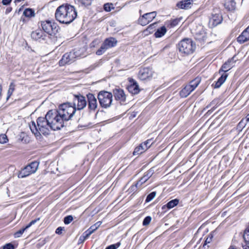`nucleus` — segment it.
Segmentation results:
<instances>
[{
	"instance_id": "nucleus-4",
	"label": "nucleus",
	"mask_w": 249,
	"mask_h": 249,
	"mask_svg": "<svg viewBox=\"0 0 249 249\" xmlns=\"http://www.w3.org/2000/svg\"><path fill=\"white\" fill-rule=\"evenodd\" d=\"M57 111L64 122L71 119L76 111V107L70 103H65L60 105Z\"/></svg>"
},
{
	"instance_id": "nucleus-27",
	"label": "nucleus",
	"mask_w": 249,
	"mask_h": 249,
	"mask_svg": "<svg viewBox=\"0 0 249 249\" xmlns=\"http://www.w3.org/2000/svg\"><path fill=\"white\" fill-rule=\"evenodd\" d=\"M32 174L31 169L28 168V165L24 167L19 173L18 177L23 178L26 177Z\"/></svg>"
},
{
	"instance_id": "nucleus-50",
	"label": "nucleus",
	"mask_w": 249,
	"mask_h": 249,
	"mask_svg": "<svg viewBox=\"0 0 249 249\" xmlns=\"http://www.w3.org/2000/svg\"><path fill=\"white\" fill-rule=\"evenodd\" d=\"M212 237H207L204 244V246L206 245L207 244L210 243L212 241Z\"/></svg>"
},
{
	"instance_id": "nucleus-54",
	"label": "nucleus",
	"mask_w": 249,
	"mask_h": 249,
	"mask_svg": "<svg viewBox=\"0 0 249 249\" xmlns=\"http://www.w3.org/2000/svg\"><path fill=\"white\" fill-rule=\"evenodd\" d=\"M243 249H249V246L247 245H243Z\"/></svg>"
},
{
	"instance_id": "nucleus-47",
	"label": "nucleus",
	"mask_w": 249,
	"mask_h": 249,
	"mask_svg": "<svg viewBox=\"0 0 249 249\" xmlns=\"http://www.w3.org/2000/svg\"><path fill=\"white\" fill-rule=\"evenodd\" d=\"M120 245V243H117L115 244L111 245L106 248V249H116L118 248Z\"/></svg>"
},
{
	"instance_id": "nucleus-9",
	"label": "nucleus",
	"mask_w": 249,
	"mask_h": 249,
	"mask_svg": "<svg viewBox=\"0 0 249 249\" xmlns=\"http://www.w3.org/2000/svg\"><path fill=\"white\" fill-rule=\"evenodd\" d=\"M76 55L74 53L70 52L65 53L59 62L60 66L70 64L75 61Z\"/></svg>"
},
{
	"instance_id": "nucleus-53",
	"label": "nucleus",
	"mask_w": 249,
	"mask_h": 249,
	"mask_svg": "<svg viewBox=\"0 0 249 249\" xmlns=\"http://www.w3.org/2000/svg\"><path fill=\"white\" fill-rule=\"evenodd\" d=\"M150 140H151V142L147 143L148 148H149L155 142V141L153 139Z\"/></svg>"
},
{
	"instance_id": "nucleus-34",
	"label": "nucleus",
	"mask_w": 249,
	"mask_h": 249,
	"mask_svg": "<svg viewBox=\"0 0 249 249\" xmlns=\"http://www.w3.org/2000/svg\"><path fill=\"white\" fill-rule=\"evenodd\" d=\"M156 23L154 22L152 24L150 25L147 28L146 31L148 32L150 34L154 33V35L156 36Z\"/></svg>"
},
{
	"instance_id": "nucleus-56",
	"label": "nucleus",
	"mask_w": 249,
	"mask_h": 249,
	"mask_svg": "<svg viewBox=\"0 0 249 249\" xmlns=\"http://www.w3.org/2000/svg\"><path fill=\"white\" fill-rule=\"evenodd\" d=\"M229 249H236L235 248L232 247V246H231Z\"/></svg>"
},
{
	"instance_id": "nucleus-7",
	"label": "nucleus",
	"mask_w": 249,
	"mask_h": 249,
	"mask_svg": "<svg viewBox=\"0 0 249 249\" xmlns=\"http://www.w3.org/2000/svg\"><path fill=\"white\" fill-rule=\"evenodd\" d=\"M112 94L111 92L102 90L98 94V99L101 106L104 108L109 107L112 102Z\"/></svg>"
},
{
	"instance_id": "nucleus-40",
	"label": "nucleus",
	"mask_w": 249,
	"mask_h": 249,
	"mask_svg": "<svg viewBox=\"0 0 249 249\" xmlns=\"http://www.w3.org/2000/svg\"><path fill=\"white\" fill-rule=\"evenodd\" d=\"M73 220V217L71 215H68L64 219V222L65 224H70Z\"/></svg>"
},
{
	"instance_id": "nucleus-10",
	"label": "nucleus",
	"mask_w": 249,
	"mask_h": 249,
	"mask_svg": "<svg viewBox=\"0 0 249 249\" xmlns=\"http://www.w3.org/2000/svg\"><path fill=\"white\" fill-rule=\"evenodd\" d=\"M129 84L127 89L128 91L132 94H137L140 91L139 86L136 80L132 78L128 79Z\"/></svg>"
},
{
	"instance_id": "nucleus-2",
	"label": "nucleus",
	"mask_w": 249,
	"mask_h": 249,
	"mask_svg": "<svg viewBox=\"0 0 249 249\" xmlns=\"http://www.w3.org/2000/svg\"><path fill=\"white\" fill-rule=\"evenodd\" d=\"M37 125L35 122H32L30 124V128L33 133L34 134L37 140L41 138V134L48 135L51 129V125L46 115L45 117H39L36 120Z\"/></svg>"
},
{
	"instance_id": "nucleus-22",
	"label": "nucleus",
	"mask_w": 249,
	"mask_h": 249,
	"mask_svg": "<svg viewBox=\"0 0 249 249\" xmlns=\"http://www.w3.org/2000/svg\"><path fill=\"white\" fill-rule=\"evenodd\" d=\"M193 89L189 85H186L180 91V95L182 98L187 97L192 91Z\"/></svg>"
},
{
	"instance_id": "nucleus-35",
	"label": "nucleus",
	"mask_w": 249,
	"mask_h": 249,
	"mask_svg": "<svg viewBox=\"0 0 249 249\" xmlns=\"http://www.w3.org/2000/svg\"><path fill=\"white\" fill-rule=\"evenodd\" d=\"M93 0H77L79 5L84 6L90 5Z\"/></svg>"
},
{
	"instance_id": "nucleus-30",
	"label": "nucleus",
	"mask_w": 249,
	"mask_h": 249,
	"mask_svg": "<svg viewBox=\"0 0 249 249\" xmlns=\"http://www.w3.org/2000/svg\"><path fill=\"white\" fill-rule=\"evenodd\" d=\"M38 163L36 161L32 162L30 164L28 165V168H29L31 169L33 174L36 171L38 167Z\"/></svg>"
},
{
	"instance_id": "nucleus-8",
	"label": "nucleus",
	"mask_w": 249,
	"mask_h": 249,
	"mask_svg": "<svg viewBox=\"0 0 249 249\" xmlns=\"http://www.w3.org/2000/svg\"><path fill=\"white\" fill-rule=\"evenodd\" d=\"M41 26L43 31L50 35H55L59 30L56 23L49 20L42 21Z\"/></svg>"
},
{
	"instance_id": "nucleus-16",
	"label": "nucleus",
	"mask_w": 249,
	"mask_h": 249,
	"mask_svg": "<svg viewBox=\"0 0 249 249\" xmlns=\"http://www.w3.org/2000/svg\"><path fill=\"white\" fill-rule=\"evenodd\" d=\"M151 142V140H147L145 142L140 144L138 146L135 148L133 152V155H140L143 153L148 149L147 143Z\"/></svg>"
},
{
	"instance_id": "nucleus-39",
	"label": "nucleus",
	"mask_w": 249,
	"mask_h": 249,
	"mask_svg": "<svg viewBox=\"0 0 249 249\" xmlns=\"http://www.w3.org/2000/svg\"><path fill=\"white\" fill-rule=\"evenodd\" d=\"M155 196H156V192H153L152 193H150V194H149L147 196L146 198L145 201L146 202H150L151 200H152L155 197Z\"/></svg>"
},
{
	"instance_id": "nucleus-48",
	"label": "nucleus",
	"mask_w": 249,
	"mask_h": 249,
	"mask_svg": "<svg viewBox=\"0 0 249 249\" xmlns=\"http://www.w3.org/2000/svg\"><path fill=\"white\" fill-rule=\"evenodd\" d=\"M3 249H14V247L12 244L8 243L3 246Z\"/></svg>"
},
{
	"instance_id": "nucleus-49",
	"label": "nucleus",
	"mask_w": 249,
	"mask_h": 249,
	"mask_svg": "<svg viewBox=\"0 0 249 249\" xmlns=\"http://www.w3.org/2000/svg\"><path fill=\"white\" fill-rule=\"evenodd\" d=\"M63 230V228H62L61 227H59L56 229V230L55 231V232H56V233H57L58 234H61Z\"/></svg>"
},
{
	"instance_id": "nucleus-29",
	"label": "nucleus",
	"mask_w": 249,
	"mask_h": 249,
	"mask_svg": "<svg viewBox=\"0 0 249 249\" xmlns=\"http://www.w3.org/2000/svg\"><path fill=\"white\" fill-rule=\"evenodd\" d=\"M201 81L200 77H197L194 80H192L188 84L190 87L194 90V89L198 86Z\"/></svg>"
},
{
	"instance_id": "nucleus-20",
	"label": "nucleus",
	"mask_w": 249,
	"mask_h": 249,
	"mask_svg": "<svg viewBox=\"0 0 249 249\" xmlns=\"http://www.w3.org/2000/svg\"><path fill=\"white\" fill-rule=\"evenodd\" d=\"M194 0H186L181 1L177 4V6L180 9H188L191 7Z\"/></svg>"
},
{
	"instance_id": "nucleus-28",
	"label": "nucleus",
	"mask_w": 249,
	"mask_h": 249,
	"mask_svg": "<svg viewBox=\"0 0 249 249\" xmlns=\"http://www.w3.org/2000/svg\"><path fill=\"white\" fill-rule=\"evenodd\" d=\"M167 32L165 26H162L157 29V38L162 37Z\"/></svg>"
},
{
	"instance_id": "nucleus-17",
	"label": "nucleus",
	"mask_w": 249,
	"mask_h": 249,
	"mask_svg": "<svg viewBox=\"0 0 249 249\" xmlns=\"http://www.w3.org/2000/svg\"><path fill=\"white\" fill-rule=\"evenodd\" d=\"M46 35L43 31L38 29L33 31L31 33V37L36 40H41L45 39Z\"/></svg>"
},
{
	"instance_id": "nucleus-37",
	"label": "nucleus",
	"mask_w": 249,
	"mask_h": 249,
	"mask_svg": "<svg viewBox=\"0 0 249 249\" xmlns=\"http://www.w3.org/2000/svg\"><path fill=\"white\" fill-rule=\"evenodd\" d=\"M27 229L28 228H26V226L25 228L17 231L15 233L14 237L15 238H18V237H20L22 235V234L23 233L24 231Z\"/></svg>"
},
{
	"instance_id": "nucleus-31",
	"label": "nucleus",
	"mask_w": 249,
	"mask_h": 249,
	"mask_svg": "<svg viewBox=\"0 0 249 249\" xmlns=\"http://www.w3.org/2000/svg\"><path fill=\"white\" fill-rule=\"evenodd\" d=\"M178 202L179 201L177 199L172 200L166 204L167 207L168 209H171L177 206L178 204Z\"/></svg>"
},
{
	"instance_id": "nucleus-25",
	"label": "nucleus",
	"mask_w": 249,
	"mask_h": 249,
	"mask_svg": "<svg viewBox=\"0 0 249 249\" xmlns=\"http://www.w3.org/2000/svg\"><path fill=\"white\" fill-rule=\"evenodd\" d=\"M236 3L233 0H226L224 7L229 11H233L235 9Z\"/></svg>"
},
{
	"instance_id": "nucleus-15",
	"label": "nucleus",
	"mask_w": 249,
	"mask_h": 249,
	"mask_svg": "<svg viewBox=\"0 0 249 249\" xmlns=\"http://www.w3.org/2000/svg\"><path fill=\"white\" fill-rule=\"evenodd\" d=\"M88 101V107L89 109L95 110L97 107V99L92 93H89L87 95Z\"/></svg>"
},
{
	"instance_id": "nucleus-11",
	"label": "nucleus",
	"mask_w": 249,
	"mask_h": 249,
	"mask_svg": "<svg viewBox=\"0 0 249 249\" xmlns=\"http://www.w3.org/2000/svg\"><path fill=\"white\" fill-rule=\"evenodd\" d=\"M87 101L86 98L82 95H75L73 99V106H77L78 110H81L86 107Z\"/></svg>"
},
{
	"instance_id": "nucleus-38",
	"label": "nucleus",
	"mask_w": 249,
	"mask_h": 249,
	"mask_svg": "<svg viewBox=\"0 0 249 249\" xmlns=\"http://www.w3.org/2000/svg\"><path fill=\"white\" fill-rule=\"evenodd\" d=\"M15 85L14 84V83L12 82L10 84V85L9 86V88L8 92H7L8 95V97H9L12 95L13 92L15 90Z\"/></svg>"
},
{
	"instance_id": "nucleus-43",
	"label": "nucleus",
	"mask_w": 249,
	"mask_h": 249,
	"mask_svg": "<svg viewBox=\"0 0 249 249\" xmlns=\"http://www.w3.org/2000/svg\"><path fill=\"white\" fill-rule=\"evenodd\" d=\"M8 141V139L5 134L0 135V143H4Z\"/></svg>"
},
{
	"instance_id": "nucleus-23",
	"label": "nucleus",
	"mask_w": 249,
	"mask_h": 249,
	"mask_svg": "<svg viewBox=\"0 0 249 249\" xmlns=\"http://www.w3.org/2000/svg\"><path fill=\"white\" fill-rule=\"evenodd\" d=\"M248 40H249V34L245 30L237 38V41L240 43H243Z\"/></svg>"
},
{
	"instance_id": "nucleus-26",
	"label": "nucleus",
	"mask_w": 249,
	"mask_h": 249,
	"mask_svg": "<svg viewBox=\"0 0 249 249\" xmlns=\"http://www.w3.org/2000/svg\"><path fill=\"white\" fill-rule=\"evenodd\" d=\"M96 231L94 227L91 226L89 229H88L86 231H85L83 235L80 238V240H85L88 238L94 231Z\"/></svg>"
},
{
	"instance_id": "nucleus-13",
	"label": "nucleus",
	"mask_w": 249,
	"mask_h": 249,
	"mask_svg": "<svg viewBox=\"0 0 249 249\" xmlns=\"http://www.w3.org/2000/svg\"><path fill=\"white\" fill-rule=\"evenodd\" d=\"M113 94L115 99L120 103H124L126 100V95L123 89H115L113 90Z\"/></svg>"
},
{
	"instance_id": "nucleus-12",
	"label": "nucleus",
	"mask_w": 249,
	"mask_h": 249,
	"mask_svg": "<svg viewBox=\"0 0 249 249\" xmlns=\"http://www.w3.org/2000/svg\"><path fill=\"white\" fill-rule=\"evenodd\" d=\"M155 18V12L146 13L139 18V22L141 25L144 26L148 24Z\"/></svg>"
},
{
	"instance_id": "nucleus-55",
	"label": "nucleus",
	"mask_w": 249,
	"mask_h": 249,
	"mask_svg": "<svg viewBox=\"0 0 249 249\" xmlns=\"http://www.w3.org/2000/svg\"><path fill=\"white\" fill-rule=\"evenodd\" d=\"M245 30L249 34V26L245 29Z\"/></svg>"
},
{
	"instance_id": "nucleus-19",
	"label": "nucleus",
	"mask_w": 249,
	"mask_h": 249,
	"mask_svg": "<svg viewBox=\"0 0 249 249\" xmlns=\"http://www.w3.org/2000/svg\"><path fill=\"white\" fill-rule=\"evenodd\" d=\"M107 49L115 47L117 43V40L114 37L106 38L103 43Z\"/></svg>"
},
{
	"instance_id": "nucleus-24",
	"label": "nucleus",
	"mask_w": 249,
	"mask_h": 249,
	"mask_svg": "<svg viewBox=\"0 0 249 249\" xmlns=\"http://www.w3.org/2000/svg\"><path fill=\"white\" fill-rule=\"evenodd\" d=\"M154 170L153 168H152L150 170H149L147 173L146 175H144L143 177H142L138 182L137 185L141 188L142 184L146 181V180L148 179L149 177L151 176Z\"/></svg>"
},
{
	"instance_id": "nucleus-52",
	"label": "nucleus",
	"mask_w": 249,
	"mask_h": 249,
	"mask_svg": "<svg viewBox=\"0 0 249 249\" xmlns=\"http://www.w3.org/2000/svg\"><path fill=\"white\" fill-rule=\"evenodd\" d=\"M12 0H2V3L4 5H7L10 4Z\"/></svg>"
},
{
	"instance_id": "nucleus-5",
	"label": "nucleus",
	"mask_w": 249,
	"mask_h": 249,
	"mask_svg": "<svg viewBox=\"0 0 249 249\" xmlns=\"http://www.w3.org/2000/svg\"><path fill=\"white\" fill-rule=\"evenodd\" d=\"M177 47L179 53L189 55L194 53L196 46L195 43L191 39L186 38L178 42Z\"/></svg>"
},
{
	"instance_id": "nucleus-36",
	"label": "nucleus",
	"mask_w": 249,
	"mask_h": 249,
	"mask_svg": "<svg viewBox=\"0 0 249 249\" xmlns=\"http://www.w3.org/2000/svg\"><path fill=\"white\" fill-rule=\"evenodd\" d=\"M107 49L103 43L101 46V47L96 51V54L98 55H101L103 54Z\"/></svg>"
},
{
	"instance_id": "nucleus-32",
	"label": "nucleus",
	"mask_w": 249,
	"mask_h": 249,
	"mask_svg": "<svg viewBox=\"0 0 249 249\" xmlns=\"http://www.w3.org/2000/svg\"><path fill=\"white\" fill-rule=\"evenodd\" d=\"M23 15L27 17H33L35 15L34 11L32 9L27 8L24 10Z\"/></svg>"
},
{
	"instance_id": "nucleus-45",
	"label": "nucleus",
	"mask_w": 249,
	"mask_h": 249,
	"mask_svg": "<svg viewBox=\"0 0 249 249\" xmlns=\"http://www.w3.org/2000/svg\"><path fill=\"white\" fill-rule=\"evenodd\" d=\"M151 220V217L150 216H146L143 220L142 224L143 226L148 225Z\"/></svg>"
},
{
	"instance_id": "nucleus-6",
	"label": "nucleus",
	"mask_w": 249,
	"mask_h": 249,
	"mask_svg": "<svg viewBox=\"0 0 249 249\" xmlns=\"http://www.w3.org/2000/svg\"><path fill=\"white\" fill-rule=\"evenodd\" d=\"M234 59V56L229 59L222 66L219 70V73L221 72H223V73L216 82L214 88H219L224 83L228 77V74L225 73V72L229 71L233 66V63L235 62Z\"/></svg>"
},
{
	"instance_id": "nucleus-51",
	"label": "nucleus",
	"mask_w": 249,
	"mask_h": 249,
	"mask_svg": "<svg viewBox=\"0 0 249 249\" xmlns=\"http://www.w3.org/2000/svg\"><path fill=\"white\" fill-rule=\"evenodd\" d=\"M101 224H102V222L101 221H98L92 226L94 227L95 229L96 230L100 227V226L101 225Z\"/></svg>"
},
{
	"instance_id": "nucleus-42",
	"label": "nucleus",
	"mask_w": 249,
	"mask_h": 249,
	"mask_svg": "<svg viewBox=\"0 0 249 249\" xmlns=\"http://www.w3.org/2000/svg\"><path fill=\"white\" fill-rule=\"evenodd\" d=\"M140 187L137 185V183H136L134 185H132L131 187L129 189V191L130 193H134L137 191V189H140Z\"/></svg>"
},
{
	"instance_id": "nucleus-14",
	"label": "nucleus",
	"mask_w": 249,
	"mask_h": 249,
	"mask_svg": "<svg viewBox=\"0 0 249 249\" xmlns=\"http://www.w3.org/2000/svg\"><path fill=\"white\" fill-rule=\"evenodd\" d=\"M153 72L151 70L148 68H143L140 70L138 73V77L142 80H146L152 76Z\"/></svg>"
},
{
	"instance_id": "nucleus-21",
	"label": "nucleus",
	"mask_w": 249,
	"mask_h": 249,
	"mask_svg": "<svg viewBox=\"0 0 249 249\" xmlns=\"http://www.w3.org/2000/svg\"><path fill=\"white\" fill-rule=\"evenodd\" d=\"M195 38L199 41H204L207 37L206 33L202 28L195 33Z\"/></svg>"
},
{
	"instance_id": "nucleus-1",
	"label": "nucleus",
	"mask_w": 249,
	"mask_h": 249,
	"mask_svg": "<svg viewBox=\"0 0 249 249\" xmlns=\"http://www.w3.org/2000/svg\"><path fill=\"white\" fill-rule=\"evenodd\" d=\"M77 16L74 7L68 4L59 6L55 13V19L60 23L66 24L72 22Z\"/></svg>"
},
{
	"instance_id": "nucleus-3",
	"label": "nucleus",
	"mask_w": 249,
	"mask_h": 249,
	"mask_svg": "<svg viewBox=\"0 0 249 249\" xmlns=\"http://www.w3.org/2000/svg\"><path fill=\"white\" fill-rule=\"evenodd\" d=\"M46 115L49 120L52 130H59L64 126V121L59 115L57 110H50Z\"/></svg>"
},
{
	"instance_id": "nucleus-57",
	"label": "nucleus",
	"mask_w": 249,
	"mask_h": 249,
	"mask_svg": "<svg viewBox=\"0 0 249 249\" xmlns=\"http://www.w3.org/2000/svg\"><path fill=\"white\" fill-rule=\"evenodd\" d=\"M247 121L249 122V114L247 117Z\"/></svg>"
},
{
	"instance_id": "nucleus-33",
	"label": "nucleus",
	"mask_w": 249,
	"mask_h": 249,
	"mask_svg": "<svg viewBox=\"0 0 249 249\" xmlns=\"http://www.w3.org/2000/svg\"><path fill=\"white\" fill-rule=\"evenodd\" d=\"M243 238L246 243L249 244V225L244 231Z\"/></svg>"
},
{
	"instance_id": "nucleus-18",
	"label": "nucleus",
	"mask_w": 249,
	"mask_h": 249,
	"mask_svg": "<svg viewBox=\"0 0 249 249\" xmlns=\"http://www.w3.org/2000/svg\"><path fill=\"white\" fill-rule=\"evenodd\" d=\"M222 19V17L220 13L213 14L210 19V22L213 26H216L221 23Z\"/></svg>"
},
{
	"instance_id": "nucleus-44",
	"label": "nucleus",
	"mask_w": 249,
	"mask_h": 249,
	"mask_svg": "<svg viewBox=\"0 0 249 249\" xmlns=\"http://www.w3.org/2000/svg\"><path fill=\"white\" fill-rule=\"evenodd\" d=\"M112 4L111 3H106L104 5V9L107 12H109L113 8L112 7Z\"/></svg>"
},
{
	"instance_id": "nucleus-46",
	"label": "nucleus",
	"mask_w": 249,
	"mask_h": 249,
	"mask_svg": "<svg viewBox=\"0 0 249 249\" xmlns=\"http://www.w3.org/2000/svg\"><path fill=\"white\" fill-rule=\"evenodd\" d=\"M40 220V218H37L35 220H32L27 226L26 228H29L32 225L35 224L37 221Z\"/></svg>"
},
{
	"instance_id": "nucleus-41",
	"label": "nucleus",
	"mask_w": 249,
	"mask_h": 249,
	"mask_svg": "<svg viewBox=\"0 0 249 249\" xmlns=\"http://www.w3.org/2000/svg\"><path fill=\"white\" fill-rule=\"evenodd\" d=\"M179 21H180V20L178 18H175V19L171 20L170 21V25L171 27H173L177 26L178 24Z\"/></svg>"
}]
</instances>
